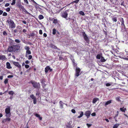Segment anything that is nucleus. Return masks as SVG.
Returning a JSON list of instances; mask_svg holds the SVG:
<instances>
[{
  "mask_svg": "<svg viewBox=\"0 0 128 128\" xmlns=\"http://www.w3.org/2000/svg\"><path fill=\"white\" fill-rule=\"evenodd\" d=\"M20 46L18 44L12 46L10 42V45L7 48V51L10 52H20Z\"/></svg>",
  "mask_w": 128,
  "mask_h": 128,
  "instance_id": "f257e3e1",
  "label": "nucleus"
},
{
  "mask_svg": "<svg viewBox=\"0 0 128 128\" xmlns=\"http://www.w3.org/2000/svg\"><path fill=\"white\" fill-rule=\"evenodd\" d=\"M29 83H31L33 86V87L35 88H40V84L39 82L37 83L35 81H31Z\"/></svg>",
  "mask_w": 128,
  "mask_h": 128,
  "instance_id": "f03ea898",
  "label": "nucleus"
},
{
  "mask_svg": "<svg viewBox=\"0 0 128 128\" xmlns=\"http://www.w3.org/2000/svg\"><path fill=\"white\" fill-rule=\"evenodd\" d=\"M5 112L6 114V116L7 117L9 118L10 117L11 113L10 112V106L6 109Z\"/></svg>",
  "mask_w": 128,
  "mask_h": 128,
  "instance_id": "7ed1b4c3",
  "label": "nucleus"
},
{
  "mask_svg": "<svg viewBox=\"0 0 128 128\" xmlns=\"http://www.w3.org/2000/svg\"><path fill=\"white\" fill-rule=\"evenodd\" d=\"M7 22L9 24L11 28H15L16 27L15 24L14 23V21L12 20H8Z\"/></svg>",
  "mask_w": 128,
  "mask_h": 128,
  "instance_id": "20e7f679",
  "label": "nucleus"
},
{
  "mask_svg": "<svg viewBox=\"0 0 128 128\" xmlns=\"http://www.w3.org/2000/svg\"><path fill=\"white\" fill-rule=\"evenodd\" d=\"M20 5L19 6V8L20 10H22L23 12H25L26 14H30L26 10L23 6H22L21 4H20Z\"/></svg>",
  "mask_w": 128,
  "mask_h": 128,
  "instance_id": "39448f33",
  "label": "nucleus"
},
{
  "mask_svg": "<svg viewBox=\"0 0 128 128\" xmlns=\"http://www.w3.org/2000/svg\"><path fill=\"white\" fill-rule=\"evenodd\" d=\"M82 33L85 40L87 42H88L89 41V40L85 32H82Z\"/></svg>",
  "mask_w": 128,
  "mask_h": 128,
  "instance_id": "423d86ee",
  "label": "nucleus"
},
{
  "mask_svg": "<svg viewBox=\"0 0 128 128\" xmlns=\"http://www.w3.org/2000/svg\"><path fill=\"white\" fill-rule=\"evenodd\" d=\"M80 69L78 67H76V70L75 76L77 77L78 76L80 75L79 74L80 71Z\"/></svg>",
  "mask_w": 128,
  "mask_h": 128,
  "instance_id": "0eeeda50",
  "label": "nucleus"
},
{
  "mask_svg": "<svg viewBox=\"0 0 128 128\" xmlns=\"http://www.w3.org/2000/svg\"><path fill=\"white\" fill-rule=\"evenodd\" d=\"M30 97L32 98V99H33L34 104H36V97H35L33 94H32L30 95Z\"/></svg>",
  "mask_w": 128,
  "mask_h": 128,
  "instance_id": "6e6552de",
  "label": "nucleus"
},
{
  "mask_svg": "<svg viewBox=\"0 0 128 128\" xmlns=\"http://www.w3.org/2000/svg\"><path fill=\"white\" fill-rule=\"evenodd\" d=\"M91 113L90 111L88 110L85 112L84 115L87 117V118H88L90 117Z\"/></svg>",
  "mask_w": 128,
  "mask_h": 128,
  "instance_id": "1a4fd4ad",
  "label": "nucleus"
},
{
  "mask_svg": "<svg viewBox=\"0 0 128 128\" xmlns=\"http://www.w3.org/2000/svg\"><path fill=\"white\" fill-rule=\"evenodd\" d=\"M68 14L65 11L62 13L61 16L64 18H66L68 16Z\"/></svg>",
  "mask_w": 128,
  "mask_h": 128,
  "instance_id": "9d476101",
  "label": "nucleus"
},
{
  "mask_svg": "<svg viewBox=\"0 0 128 128\" xmlns=\"http://www.w3.org/2000/svg\"><path fill=\"white\" fill-rule=\"evenodd\" d=\"M13 64L16 66L18 68H20L21 66L18 62H13Z\"/></svg>",
  "mask_w": 128,
  "mask_h": 128,
  "instance_id": "9b49d317",
  "label": "nucleus"
},
{
  "mask_svg": "<svg viewBox=\"0 0 128 128\" xmlns=\"http://www.w3.org/2000/svg\"><path fill=\"white\" fill-rule=\"evenodd\" d=\"M6 68L8 69H10L12 68V67L10 66V63L8 62H7L6 64Z\"/></svg>",
  "mask_w": 128,
  "mask_h": 128,
  "instance_id": "f8f14e48",
  "label": "nucleus"
},
{
  "mask_svg": "<svg viewBox=\"0 0 128 128\" xmlns=\"http://www.w3.org/2000/svg\"><path fill=\"white\" fill-rule=\"evenodd\" d=\"M7 59L4 55H0V60H5Z\"/></svg>",
  "mask_w": 128,
  "mask_h": 128,
  "instance_id": "ddd939ff",
  "label": "nucleus"
},
{
  "mask_svg": "<svg viewBox=\"0 0 128 128\" xmlns=\"http://www.w3.org/2000/svg\"><path fill=\"white\" fill-rule=\"evenodd\" d=\"M59 104L60 105V108L61 109L63 108V105L65 104L64 103H63L62 101L60 100L59 102Z\"/></svg>",
  "mask_w": 128,
  "mask_h": 128,
  "instance_id": "4468645a",
  "label": "nucleus"
},
{
  "mask_svg": "<svg viewBox=\"0 0 128 128\" xmlns=\"http://www.w3.org/2000/svg\"><path fill=\"white\" fill-rule=\"evenodd\" d=\"M10 118H6L4 119L2 121V122L3 123H4L7 122H8L10 121Z\"/></svg>",
  "mask_w": 128,
  "mask_h": 128,
  "instance_id": "2eb2a0df",
  "label": "nucleus"
},
{
  "mask_svg": "<svg viewBox=\"0 0 128 128\" xmlns=\"http://www.w3.org/2000/svg\"><path fill=\"white\" fill-rule=\"evenodd\" d=\"M112 102V100H110L106 102L104 104V106L106 107L108 104H110Z\"/></svg>",
  "mask_w": 128,
  "mask_h": 128,
  "instance_id": "dca6fc26",
  "label": "nucleus"
},
{
  "mask_svg": "<svg viewBox=\"0 0 128 128\" xmlns=\"http://www.w3.org/2000/svg\"><path fill=\"white\" fill-rule=\"evenodd\" d=\"M34 115L37 117L40 120H42V117H40V115L37 113L35 114Z\"/></svg>",
  "mask_w": 128,
  "mask_h": 128,
  "instance_id": "f3484780",
  "label": "nucleus"
},
{
  "mask_svg": "<svg viewBox=\"0 0 128 128\" xmlns=\"http://www.w3.org/2000/svg\"><path fill=\"white\" fill-rule=\"evenodd\" d=\"M41 83L42 84H43L45 83V82H46V79L44 78H42L40 80Z\"/></svg>",
  "mask_w": 128,
  "mask_h": 128,
  "instance_id": "a211bd4d",
  "label": "nucleus"
},
{
  "mask_svg": "<svg viewBox=\"0 0 128 128\" xmlns=\"http://www.w3.org/2000/svg\"><path fill=\"white\" fill-rule=\"evenodd\" d=\"M50 69V67L49 66H47L45 69V72L46 73H47L49 70Z\"/></svg>",
  "mask_w": 128,
  "mask_h": 128,
  "instance_id": "6ab92c4d",
  "label": "nucleus"
},
{
  "mask_svg": "<svg viewBox=\"0 0 128 128\" xmlns=\"http://www.w3.org/2000/svg\"><path fill=\"white\" fill-rule=\"evenodd\" d=\"M31 54V52L30 50H26V57H27L28 55L29 54Z\"/></svg>",
  "mask_w": 128,
  "mask_h": 128,
  "instance_id": "aec40b11",
  "label": "nucleus"
},
{
  "mask_svg": "<svg viewBox=\"0 0 128 128\" xmlns=\"http://www.w3.org/2000/svg\"><path fill=\"white\" fill-rule=\"evenodd\" d=\"M50 47L54 49H56L59 50V49L56 46L54 45L53 44H51L50 45Z\"/></svg>",
  "mask_w": 128,
  "mask_h": 128,
  "instance_id": "412c9836",
  "label": "nucleus"
},
{
  "mask_svg": "<svg viewBox=\"0 0 128 128\" xmlns=\"http://www.w3.org/2000/svg\"><path fill=\"white\" fill-rule=\"evenodd\" d=\"M98 100V98H94L93 99V100H92V103L93 104L95 103Z\"/></svg>",
  "mask_w": 128,
  "mask_h": 128,
  "instance_id": "4be33fe9",
  "label": "nucleus"
},
{
  "mask_svg": "<svg viewBox=\"0 0 128 128\" xmlns=\"http://www.w3.org/2000/svg\"><path fill=\"white\" fill-rule=\"evenodd\" d=\"M38 18L40 20H41L43 19L44 17L42 15L40 14L38 16Z\"/></svg>",
  "mask_w": 128,
  "mask_h": 128,
  "instance_id": "5701e85b",
  "label": "nucleus"
},
{
  "mask_svg": "<svg viewBox=\"0 0 128 128\" xmlns=\"http://www.w3.org/2000/svg\"><path fill=\"white\" fill-rule=\"evenodd\" d=\"M101 59L100 60V61L101 62H104L106 61V60L104 58V57H103L102 56H101Z\"/></svg>",
  "mask_w": 128,
  "mask_h": 128,
  "instance_id": "b1692460",
  "label": "nucleus"
},
{
  "mask_svg": "<svg viewBox=\"0 0 128 128\" xmlns=\"http://www.w3.org/2000/svg\"><path fill=\"white\" fill-rule=\"evenodd\" d=\"M83 114H84V113H83V112H82V111H81L80 115L78 116V118H81L83 116Z\"/></svg>",
  "mask_w": 128,
  "mask_h": 128,
  "instance_id": "393cba45",
  "label": "nucleus"
},
{
  "mask_svg": "<svg viewBox=\"0 0 128 128\" xmlns=\"http://www.w3.org/2000/svg\"><path fill=\"white\" fill-rule=\"evenodd\" d=\"M120 124H116L114 125V126L113 127V128H118V127L120 126Z\"/></svg>",
  "mask_w": 128,
  "mask_h": 128,
  "instance_id": "a878e982",
  "label": "nucleus"
},
{
  "mask_svg": "<svg viewBox=\"0 0 128 128\" xmlns=\"http://www.w3.org/2000/svg\"><path fill=\"white\" fill-rule=\"evenodd\" d=\"M17 0V2L18 1V3L19 2V3H18V4H16V5L18 8H19V6H20V4H21L20 2V0Z\"/></svg>",
  "mask_w": 128,
  "mask_h": 128,
  "instance_id": "bb28decb",
  "label": "nucleus"
},
{
  "mask_svg": "<svg viewBox=\"0 0 128 128\" xmlns=\"http://www.w3.org/2000/svg\"><path fill=\"white\" fill-rule=\"evenodd\" d=\"M101 56L99 54H98L96 56V58L98 59H100L101 58Z\"/></svg>",
  "mask_w": 128,
  "mask_h": 128,
  "instance_id": "cd10ccee",
  "label": "nucleus"
},
{
  "mask_svg": "<svg viewBox=\"0 0 128 128\" xmlns=\"http://www.w3.org/2000/svg\"><path fill=\"white\" fill-rule=\"evenodd\" d=\"M117 18L116 17H113L112 18V20L114 22H116L117 21Z\"/></svg>",
  "mask_w": 128,
  "mask_h": 128,
  "instance_id": "c85d7f7f",
  "label": "nucleus"
},
{
  "mask_svg": "<svg viewBox=\"0 0 128 128\" xmlns=\"http://www.w3.org/2000/svg\"><path fill=\"white\" fill-rule=\"evenodd\" d=\"M72 60L73 65L74 66H76V64L75 62V60H74V59H72Z\"/></svg>",
  "mask_w": 128,
  "mask_h": 128,
  "instance_id": "c756f323",
  "label": "nucleus"
},
{
  "mask_svg": "<svg viewBox=\"0 0 128 128\" xmlns=\"http://www.w3.org/2000/svg\"><path fill=\"white\" fill-rule=\"evenodd\" d=\"M79 13L80 14V15H81L82 16H84L85 15V14L82 11H80Z\"/></svg>",
  "mask_w": 128,
  "mask_h": 128,
  "instance_id": "7c9ffc66",
  "label": "nucleus"
},
{
  "mask_svg": "<svg viewBox=\"0 0 128 128\" xmlns=\"http://www.w3.org/2000/svg\"><path fill=\"white\" fill-rule=\"evenodd\" d=\"M14 92L12 91H10L8 92V94L10 95H11L13 96V95L14 94Z\"/></svg>",
  "mask_w": 128,
  "mask_h": 128,
  "instance_id": "2f4dec72",
  "label": "nucleus"
},
{
  "mask_svg": "<svg viewBox=\"0 0 128 128\" xmlns=\"http://www.w3.org/2000/svg\"><path fill=\"white\" fill-rule=\"evenodd\" d=\"M80 0H76L74 1L73 2H72L70 4H73V3H77L79 2Z\"/></svg>",
  "mask_w": 128,
  "mask_h": 128,
  "instance_id": "473e14b6",
  "label": "nucleus"
},
{
  "mask_svg": "<svg viewBox=\"0 0 128 128\" xmlns=\"http://www.w3.org/2000/svg\"><path fill=\"white\" fill-rule=\"evenodd\" d=\"M53 23L55 24H56L58 23V21L57 20V19H54L53 20Z\"/></svg>",
  "mask_w": 128,
  "mask_h": 128,
  "instance_id": "72a5a7b5",
  "label": "nucleus"
},
{
  "mask_svg": "<svg viewBox=\"0 0 128 128\" xmlns=\"http://www.w3.org/2000/svg\"><path fill=\"white\" fill-rule=\"evenodd\" d=\"M8 78L6 79L4 82V84H6L7 83H8Z\"/></svg>",
  "mask_w": 128,
  "mask_h": 128,
  "instance_id": "f704fd0d",
  "label": "nucleus"
},
{
  "mask_svg": "<svg viewBox=\"0 0 128 128\" xmlns=\"http://www.w3.org/2000/svg\"><path fill=\"white\" fill-rule=\"evenodd\" d=\"M56 30L55 28H54L52 30V34L54 35L56 34Z\"/></svg>",
  "mask_w": 128,
  "mask_h": 128,
  "instance_id": "c9c22d12",
  "label": "nucleus"
},
{
  "mask_svg": "<svg viewBox=\"0 0 128 128\" xmlns=\"http://www.w3.org/2000/svg\"><path fill=\"white\" fill-rule=\"evenodd\" d=\"M15 42L17 43H19L20 42V41L19 39H16L15 40Z\"/></svg>",
  "mask_w": 128,
  "mask_h": 128,
  "instance_id": "e433bc0d",
  "label": "nucleus"
},
{
  "mask_svg": "<svg viewBox=\"0 0 128 128\" xmlns=\"http://www.w3.org/2000/svg\"><path fill=\"white\" fill-rule=\"evenodd\" d=\"M27 57L28 58V60H30L32 58V56L31 55H29Z\"/></svg>",
  "mask_w": 128,
  "mask_h": 128,
  "instance_id": "4c0bfd02",
  "label": "nucleus"
},
{
  "mask_svg": "<svg viewBox=\"0 0 128 128\" xmlns=\"http://www.w3.org/2000/svg\"><path fill=\"white\" fill-rule=\"evenodd\" d=\"M112 84V83L110 82V83H107L106 84V86H110Z\"/></svg>",
  "mask_w": 128,
  "mask_h": 128,
  "instance_id": "58836bf2",
  "label": "nucleus"
},
{
  "mask_svg": "<svg viewBox=\"0 0 128 128\" xmlns=\"http://www.w3.org/2000/svg\"><path fill=\"white\" fill-rule=\"evenodd\" d=\"M121 26H122L123 28L124 29L126 30V26L124 24H121Z\"/></svg>",
  "mask_w": 128,
  "mask_h": 128,
  "instance_id": "ea45409f",
  "label": "nucleus"
},
{
  "mask_svg": "<svg viewBox=\"0 0 128 128\" xmlns=\"http://www.w3.org/2000/svg\"><path fill=\"white\" fill-rule=\"evenodd\" d=\"M24 48L26 50H29L30 49L29 47L28 46H25Z\"/></svg>",
  "mask_w": 128,
  "mask_h": 128,
  "instance_id": "a19ab883",
  "label": "nucleus"
},
{
  "mask_svg": "<svg viewBox=\"0 0 128 128\" xmlns=\"http://www.w3.org/2000/svg\"><path fill=\"white\" fill-rule=\"evenodd\" d=\"M16 3V0H13L12 2L11 3V4L13 5L15 4Z\"/></svg>",
  "mask_w": 128,
  "mask_h": 128,
  "instance_id": "79ce46f5",
  "label": "nucleus"
},
{
  "mask_svg": "<svg viewBox=\"0 0 128 128\" xmlns=\"http://www.w3.org/2000/svg\"><path fill=\"white\" fill-rule=\"evenodd\" d=\"M8 15L7 13L6 12H4L3 13V14H2V16H7Z\"/></svg>",
  "mask_w": 128,
  "mask_h": 128,
  "instance_id": "37998d69",
  "label": "nucleus"
},
{
  "mask_svg": "<svg viewBox=\"0 0 128 128\" xmlns=\"http://www.w3.org/2000/svg\"><path fill=\"white\" fill-rule=\"evenodd\" d=\"M121 24H124V21L123 18H121Z\"/></svg>",
  "mask_w": 128,
  "mask_h": 128,
  "instance_id": "c03bdc74",
  "label": "nucleus"
},
{
  "mask_svg": "<svg viewBox=\"0 0 128 128\" xmlns=\"http://www.w3.org/2000/svg\"><path fill=\"white\" fill-rule=\"evenodd\" d=\"M3 34L4 36H6L7 35V34L6 32L5 31H4L3 32Z\"/></svg>",
  "mask_w": 128,
  "mask_h": 128,
  "instance_id": "a18cd8bd",
  "label": "nucleus"
},
{
  "mask_svg": "<svg viewBox=\"0 0 128 128\" xmlns=\"http://www.w3.org/2000/svg\"><path fill=\"white\" fill-rule=\"evenodd\" d=\"M10 8H7L6 9V10L7 12H9L10 10Z\"/></svg>",
  "mask_w": 128,
  "mask_h": 128,
  "instance_id": "49530a36",
  "label": "nucleus"
},
{
  "mask_svg": "<svg viewBox=\"0 0 128 128\" xmlns=\"http://www.w3.org/2000/svg\"><path fill=\"white\" fill-rule=\"evenodd\" d=\"M29 36H31L32 37H34V34L33 33L30 34L29 35Z\"/></svg>",
  "mask_w": 128,
  "mask_h": 128,
  "instance_id": "de8ad7c7",
  "label": "nucleus"
},
{
  "mask_svg": "<svg viewBox=\"0 0 128 128\" xmlns=\"http://www.w3.org/2000/svg\"><path fill=\"white\" fill-rule=\"evenodd\" d=\"M25 68H28L30 67V66L28 64L25 65Z\"/></svg>",
  "mask_w": 128,
  "mask_h": 128,
  "instance_id": "09e8293b",
  "label": "nucleus"
},
{
  "mask_svg": "<svg viewBox=\"0 0 128 128\" xmlns=\"http://www.w3.org/2000/svg\"><path fill=\"white\" fill-rule=\"evenodd\" d=\"M71 112L73 113H75L76 112V111L74 109H72L71 110Z\"/></svg>",
  "mask_w": 128,
  "mask_h": 128,
  "instance_id": "8fccbe9b",
  "label": "nucleus"
},
{
  "mask_svg": "<svg viewBox=\"0 0 128 128\" xmlns=\"http://www.w3.org/2000/svg\"><path fill=\"white\" fill-rule=\"evenodd\" d=\"M91 115L92 116H96V113L95 112H93L91 114Z\"/></svg>",
  "mask_w": 128,
  "mask_h": 128,
  "instance_id": "3c124183",
  "label": "nucleus"
},
{
  "mask_svg": "<svg viewBox=\"0 0 128 128\" xmlns=\"http://www.w3.org/2000/svg\"><path fill=\"white\" fill-rule=\"evenodd\" d=\"M63 58L61 56H59V60H62L63 59Z\"/></svg>",
  "mask_w": 128,
  "mask_h": 128,
  "instance_id": "603ef678",
  "label": "nucleus"
},
{
  "mask_svg": "<svg viewBox=\"0 0 128 128\" xmlns=\"http://www.w3.org/2000/svg\"><path fill=\"white\" fill-rule=\"evenodd\" d=\"M86 125L89 128L92 125V124H89L87 123L86 124Z\"/></svg>",
  "mask_w": 128,
  "mask_h": 128,
  "instance_id": "864d4df0",
  "label": "nucleus"
},
{
  "mask_svg": "<svg viewBox=\"0 0 128 128\" xmlns=\"http://www.w3.org/2000/svg\"><path fill=\"white\" fill-rule=\"evenodd\" d=\"M46 84H42V86L43 88H44L46 86Z\"/></svg>",
  "mask_w": 128,
  "mask_h": 128,
  "instance_id": "5fc2aeb1",
  "label": "nucleus"
},
{
  "mask_svg": "<svg viewBox=\"0 0 128 128\" xmlns=\"http://www.w3.org/2000/svg\"><path fill=\"white\" fill-rule=\"evenodd\" d=\"M24 3H26V4H29L28 0H24Z\"/></svg>",
  "mask_w": 128,
  "mask_h": 128,
  "instance_id": "6e6d98bb",
  "label": "nucleus"
},
{
  "mask_svg": "<svg viewBox=\"0 0 128 128\" xmlns=\"http://www.w3.org/2000/svg\"><path fill=\"white\" fill-rule=\"evenodd\" d=\"M124 107H123L122 108H120V109L121 111L122 112H124Z\"/></svg>",
  "mask_w": 128,
  "mask_h": 128,
  "instance_id": "4d7b16f0",
  "label": "nucleus"
},
{
  "mask_svg": "<svg viewBox=\"0 0 128 128\" xmlns=\"http://www.w3.org/2000/svg\"><path fill=\"white\" fill-rule=\"evenodd\" d=\"M14 33H17L18 32V30L17 29H15L14 30Z\"/></svg>",
  "mask_w": 128,
  "mask_h": 128,
  "instance_id": "13d9d810",
  "label": "nucleus"
},
{
  "mask_svg": "<svg viewBox=\"0 0 128 128\" xmlns=\"http://www.w3.org/2000/svg\"><path fill=\"white\" fill-rule=\"evenodd\" d=\"M39 34H42V30H40L39 31Z\"/></svg>",
  "mask_w": 128,
  "mask_h": 128,
  "instance_id": "bf43d9fd",
  "label": "nucleus"
},
{
  "mask_svg": "<svg viewBox=\"0 0 128 128\" xmlns=\"http://www.w3.org/2000/svg\"><path fill=\"white\" fill-rule=\"evenodd\" d=\"M10 5V4L8 3H6L5 5V6L6 7Z\"/></svg>",
  "mask_w": 128,
  "mask_h": 128,
  "instance_id": "052dcab7",
  "label": "nucleus"
},
{
  "mask_svg": "<svg viewBox=\"0 0 128 128\" xmlns=\"http://www.w3.org/2000/svg\"><path fill=\"white\" fill-rule=\"evenodd\" d=\"M13 75H9L8 76V78H12L13 77Z\"/></svg>",
  "mask_w": 128,
  "mask_h": 128,
  "instance_id": "680f3d73",
  "label": "nucleus"
},
{
  "mask_svg": "<svg viewBox=\"0 0 128 128\" xmlns=\"http://www.w3.org/2000/svg\"><path fill=\"white\" fill-rule=\"evenodd\" d=\"M25 62V63L26 64H29L30 63V62L28 60H26V61Z\"/></svg>",
  "mask_w": 128,
  "mask_h": 128,
  "instance_id": "e2e57ef3",
  "label": "nucleus"
},
{
  "mask_svg": "<svg viewBox=\"0 0 128 128\" xmlns=\"http://www.w3.org/2000/svg\"><path fill=\"white\" fill-rule=\"evenodd\" d=\"M43 36L44 37H46L47 36V35L46 33H44L43 34Z\"/></svg>",
  "mask_w": 128,
  "mask_h": 128,
  "instance_id": "0e129e2a",
  "label": "nucleus"
},
{
  "mask_svg": "<svg viewBox=\"0 0 128 128\" xmlns=\"http://www.w3.org/2000/svg\"><path fill=\"white\" fill-rule=\"evenodd\" d=\"M16 28L19 29H20L22 28V27L20 26H17Z\"/></svg>",
  "mask_w": 128,
  "mask_h": 128,
  "instance_id": "69168bd1",
  "label": "nucleus"
},
{
  "mask_svg": "<svg viewBox=\"0 0 128 128\" xmlns=\"http://www.w3.org/2000/svg\"><path fill=\"white\" fill-rule=\"evenodd\" d=\"M22 22L25 24H26V22L25 20H22Z\"/></svg>",
  "mask_w": 128,
  "mask_h": 128,
  "instance_id": "338daca9",
  "label": "nucleus"
},
{
  "mask_svg": "<svg viewBox=\"0 0 128 128\" xmlns=\"http://www.w3.org/2000/svg\"><path fill=\"white\" fill-rule=\"evenodd\" d=\"M3 13V11L2 10H0V15H1Z\"/></svg>",
  "mask_w": 128,
  "mask_h": 128,
  "instance_id": "774afa93",
  "label": "nucleus"
}]
</instances>
